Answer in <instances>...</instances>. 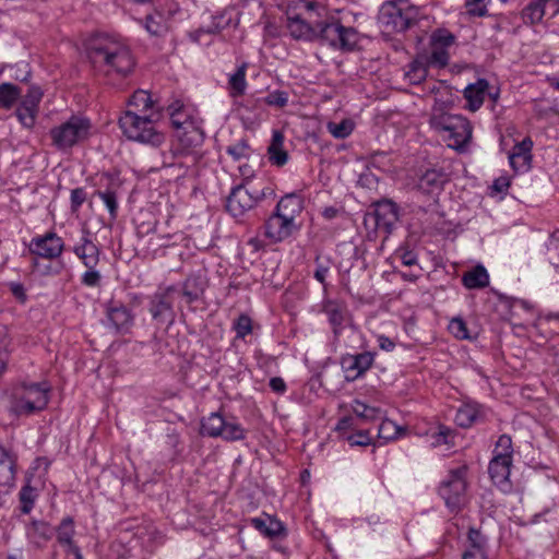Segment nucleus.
I'll list each match as a JSON object with an SVG mask.
<instances>
[{
    "mask_svg": "<svg viewBox=\"0 0 559 559\" xmlns=\"http://www.w3.org/2000/svg\"><path fill=\"white\" fill-rule=\"evenodd\" d=\"M269 384L272 391L280 394H283L287 389L285 381L281 377L271 378Z\"/></svg>",
    "mask_w": 559,
    "mask_h": 559,
    "instance_id": "63",
    "label": "nucleus"
},
{
    "mask_svg": "<svg viewBox=\"0 0 559 559\" xmlns=\"http://www.w3.org/2000/svg\"><path fill=\"white\" fill-rule=\"evenodd\" d=\"M264 103L267 104L269 106H275L278 108H283L288 103V94L284 91H278V90L270 92L264 97Z\"/></svg>",
    "mask_w": 559,
    "mask_h": 559,
    "instance_id": "55",
    "label": "nucleus"
},
{
    "mask_svg": "<svg viewBox=\"0 0 559 559\" xmlns=\"http://www.w3.org/2000/svg\"><path fill=\"white\" fill-rule=\"evenodd\" d=\"M86 191L84 188L79 187L71 191L70 206L72 212H78L86 200Z\"/></svg>",
    "mask_w": 559,
    "mask_h": 559,
    "instance_id": "58",
    "label": "nucleus"
},
{
    "mask_svg": "<svg viewBox=\"0 0 559 559\" xmlns=\"http://www.w3.org/2000/svg\"><path fill=\"white\" fill-rule=\"evenodd\" d=\"M328 14L324 3L316 0H299L295 9L286 13V28L297 40L316 41L319 20Z\"/></svg>",
    "mask_w": 559,
    "mask_h": 559,
    "instance_id": "3",
    "label": "nucleus"
},
{
    "mask_svg": "<svg viewBox=\"0 0 559 559\" xmlns=\"http://www.w3.org/2000/svg\"><path fill=\"white\" fill-rule=\"evenodd\" d=\"M329 132L336 139H345L349 136L354 130V124L350 120H342L338 123L329 122Z\"/></svg>",
    "mask_w": 559,
    "mask_h": 559,
    "instance_id": "50",
    "label": "nucleus"
},
{
    "mask_svg": "<svg viewBox=\"0 0 559 559\" xmlns=\"http://www.w3.org/2000/svg\"><path fill=\"white\" fill-rule=\"evenodd\" d=\"M264 228L265 236L272 241L278 242L288 238L297 229V224L289 222V219L284 218L274 211L266 219Z\"/></svg>",
    "mask_w": 559,
    "mask_h": 559,
    "instance_id": "20",
    "label": "nucleus"
},
{
    "mask_svg": "<svg viewBox=\"0 0 559 559\" xmlns=\"http://www.w3.org/2000/svg\"><path fill=\"white\" fill-rule=\"evenodd\" d=\"M467 13L473 16H485L488 14L487 4L485 0H467L466 1Z\"/></svg>",
    "mask_w": 559,
    "mask_h": 559,
    "instance_id": "57",
    "label": "nucleus"
},
{
    "mask_svg": "<svg viewBox=\"0 0 559 559\" xmlns=\"http://www.w3.org/2000/svg\"><path fill=\"white\" fill-rule=\"evenodd\" d=\"M431 64L427 55H418L408 66L406 76L412 84H420L428 75V69Z\"/></svg>",
    "mask_w": 559,
    "mask_h": 559,
    "instance_id": "33",
    "label": "nucleus"
},
{
    "mask_svg": "<svg viewBox=\"0 0 559 559\" xmlns=\"http://www.w3.org/2000/svg\"><path fill=\"white\" fill-rule=\"evenodd\" d=\"M159 116V111L140 114L133 110H126L120 116L118 123L122 134L129 141L157 147L165 141L164 133L158 131L156 127Z\"/></svg>",
    "mask_w": 559,
    "mask_h": 559,
    "instance_id": "4",
    "label": "nucleus"
},
{
    "mask_svg": "<svg viewBox=\"0 0 559 559\" xmlns=\"http://www.w3.org/2000/svg\"><path fill=\"white\" fill-rule=\"evenodd\" d=\"M167 112L174 128L182 129L180 141L187 146H198L203 142V132L194 126L189 109L180 99L173 100L167 106Z\"/></svg>",
    "mask_w": 559,
    "mask_h": 559,
    "instance_id": "11",
    "label": "nucleus"
},
{
    "mask_svg": "<svg viewBox=\"0 0 559 559\" xmlns=\"http://www.w3.org/2000/svg\"><path fill=\"white\" fill-rule=\"evenodd\" d=\"M35 490L27 484L20 491V511L23 514H28L34 508Z\"/></svg>",
    "mask_w": 559,
    "mask_h": 559,
    "instance_id": "47",
    "label": "nucleus"
},
{
    "mask_svg": "<svg viewBox=\"0 0 559 559\" xmlns=\"http://www.w3.org/2000/svg\"><path fill=\"white\" fill-rule=\"evenodd\" d=\"M233 9H227L214 15L211 25L206 27H200L190 34L191 39L195 43H201V37L203 34H217L224 28L228 27L233 22Z\"/></svg>",
    "mask_w": 559,
    "mask_h": 559,
    "instance_id": "23",
    "label": "nucleus"
},
{
    "mask_svg": "<svg viewBox=\"0 0 559 559\" xmlns=\"http://www.w3.org/2000/svg\"><path fill=\"white\" fill-rule=\"evenodd\" d=\"M510 187V180L508 177L501 176L495 179L492 183V189L499 193H502L508 190Z\"/></svg>",
    "mask_w": 559,
    "mask_h": 559,
    "instance_id": "64",
    "label": "nucleus"
},
{
    "mask_svg": "<svg viewBox=\"0 0 559 559\" xmlns=\"http://www.w3.org/2000/svg\"><path fill=\"white\" fill-rule=\"evenodd\" d=\"M95 194L104 202L109 212L110 217L115 219L118 214V201L116 192L110 189H107L105 191L98 190L95 192Z\"/></svg>",
    "mask_w": 559,
    "mask_h": 559,
    "instance_id": "48",
    "label": "nucleus"
},
{
    "mask_svg": "<svg viewBox=\"0 0 559 559\" xmlns=\"http://www.w3.org/2000/svg\"><path fill=\"white\" fill-rule=\"evenodd\" d=\"M128 105L134 107V109L132 110L138 111L140 114L159 111L158 109L155 110V104L152 99L151 94L144 90H139L134 92L133 95L130 97Z\"/></svg>",
    "mask_w": 559,
    "mask_h": 559,
    "instance_id": "35",
    "label": "nucleus"
},
{
    "mask_svg": "<svg viewBox=\"0 0 559 559\" xmlns=\"http://www.w3.org/2000/svg\"><path fill=\"white\" fill-rule=\"evenodd\" d=\"M302 209V200L297 194L292 193L283 197L278 201L275 212L281 214L284 218L289 219V222L296 223V218L300 215Z\"/></svg>",
    "mask_w": 559,
    "mask_h": 559,
    "instance_id": "27",
    "label": "nucleus"
},
{
    "mask_svg": "<svg viewBox=\"0 0 559 559\" xmlns=\"http://www.w3.org/2000/svg\"><path fill=\"white\" fill-rule=\"evenodd\" d=\"M376 353L362 352L359 354H344L340 364L347 382L361 378L373 365Z\"/></svg>",
    "mask_w": 559,
    "mask_h": 559,
    "instance_id": "13",
    "label": "nucleus"
},
{
    "mask_svg": "<svg viewBox=\"0 0 559 559\" xmlns=\"http://www.w3.org/2000/svg\"><path fill=\"white\" fill-rule=\"evenodd\" d=\"M16 464L12 453L0 447V486H10L15 478Z\"/></svg>",
    "mask_w": 559,
    "mask_h": 559,
    "instance_id": "31",
    "label": "nucleus"
},
{
    "mask_svg": "<svg viewBox=\"0 0 559 559\" xmlns=\"http://www.w3.org/2000/svg\"><path fill=\"white\" fill-rule=\"evenodd\" d=\"M317 40L336 49L353 50L358 43V33L354 27L343 26L340 22L330 19L328 13L319 20Z\"/></svg>",
    "mask_w": 559,
    "mask_h": 559,
    "instance_id": "7",
    "label": "nucleus"
},
{
    "mask_svg": "<svg viewBox=\"0 0 559 559\" xmlns=\"http://www.w3.org/2000/svg\"><path fill=\"white\" fill-rule=\"evenodd\" d=\"M428 122L450 148L460 153L467 151L473 136V126L466 117L453 114L445 102L435 99Z\"/></svg>",
    "mask_w": 559,
    "mask_h": 559,
    "instance_id": "2",
    "label": "nucleus"
},
{
    "mask_svg": "<svg viewBox=\"0 0 559 559\" xmlns=\"http://www.w3.org/2000/svg\"><path fill=\"white\" fill-rule=\"evenodd\" d=\"M419 20V10L406 0L384 2L379 11L378 22L383 32L402 33Z\"/></svg>",
    "mask_w": 559,
    "mask_h": 559,
    "instance_id": "5",
    "label": "nucleus"
},
{
    "mask_svg": "<svg viewBox=\"0 0 559 559\" xmlns=\"http://www.w3.org/2000/svg\"><path fill=\"white\" fill-rule=\"evenodd\" d=\"M206 286V278L203 274H190L182 283V296L188 304H192L202 297Z\"/></svg>",
    "mask_w": 559,
    "mask_h": 559,
    "instance_id": "24",
    "label": "nucleus"
},
{
    "mask_svg": "<svg viewBox=\"0 0 559 559\" xmlns=\"http://www.w3.org/2000/svg\"><path fill=\"white\" fill-rule=\"evenodd\" d=\"M8 287L11 292V294L14 296V298L20 302V304H25L26 300H27V295H26V289L25 287L23 286V284L19 283V282H10L8 284Z\"/></svg>",
    "mask_w": 559,
    "mask_h": 559,
    "instance_id": "61",
    "label": "nucleus"
},
{
    "mask_svg": "<svg viewBox=\"0 0 559 559\" xmlns=\"http://www.w3.org/2000/svg\"><path fill=\"white\" fill-rule=\"evenodd\" d=\"M86 52L95 72L108 78H124L135 66L130 48L109 35L94 37Z\"/></svg>",
    "mask_w": 559,
    "mask_h": 559,
    "instance_id": "1",
    "label": "nucleus"
},
{
    "mask_svg": "<svg viewBox=\"0 0 559 559\" xmlns=\"http://www.w3.org/2000/svg\"><path fill=\"white\" fill-rule=\"evenodd\" d=\"M247 429L233 416L226 417L222 435L218 438L227 442L242 441L247 438Z\"/></svg>",
    "mask_w": 559,
    "mask_h": 559,
    "instance_id": "34",
    "label": "nucleus"
},
{
    "mask_svg": "<svg viewBox=\"0 0 559 559\" xmlns=\"http://www.w3.org/2000/svg\"><path fill=\"white\" fill-rule=\"evenodd\" d=\"M106 317L111 326L120 333H127L133 325L134 316L123 304L110 300L106 306Z\"/></svg>",
    "mask_w": 559,
    "mask_h": 559,
    "instance_id": "18",
    "label": "nucleus"
},
{
    "mask_svg": "<svg viewBox=\"0 0 559 559\" xmlns=\"http://www.w3.org/2000/svg\"><path fill=\"white\" fill-rule=\"evenodd\" d=\"M343 438L349 443L350 447H366L371 443V437L368 430H359L354 433L342 435Z\"/></svg>",
    "mask_w": 559,
    "mask_h": 559,
    "instance_id": "54",
    "label": "nucleus"
},
{
    "mask_svg": "<svg viewBox=\"0 0 559 559\" xmlns=\"http://www.w3.org/2000/svg\"><path fill=\"white\" fill-rule=\"evenodd\" d=\"M547 251L549 254L550 263L559 269V229L555 230L547 243Z\"/></svg>",
    "mask_w": 559,
    "mask_h": 559,
    "instance_id": "52",
    "label": "nucleus"
},
{
    "mask_svg": "<svg viewBox=\"0 0 559 559\" xmlns=\"http://www.w3.org/2000/svg\"><path fill=\"white\" fill-rule=\"evenodd\" d=\"M283 145V133L278 130H274L271 143L267 147L269 159L273 165L284 166L288 162V154L284 150Z\"/></svg>",
    "mask_w": 559,
    "mask_h": 559,
    "instance_id": "30",
    "label": "nucleus"
},
{
    "mask_svg": "<svg viewBox=\"0 0 559 559\" xmlns=\"http://www.w3.org/2000/svg\"><path fill=\"white\" fill-rule=\"evenodd\" d=\"M396 255L400 258L401 262L406 266H412L417 264V254L407 248H400L396 251Z\"/></svg>",
    "mask_w": 559,
    "mask_h": 559,
    "instance_id": "60",
    "label": "nucleus"
},
{
    "mask_svg": "<svg viewBox=\"0 0 559 559\" xmlns=\"http://www.w3.org/2000/svg\"><path fill=\"white\" fill-rule=\"evenodd\" d=\"M226 153L230 155L235 160L247 158L250 154V146L247 140H239L233 145L226 147Z\"/></svg>",
    "mask_w": 559,
    "mask_h": 559,
    "instance_id": "53",
    "label": "nucleus"
},
{
    "mask_svg": "<svg viewBox=\"0 0 559 559\" xmlns=\"http://www.w3.org/2000/svg\"><path fill=\"white\" fill-rule=\"evenodd\" d=\"M63 249V241L53 233H48L41 238H37V273L48 274L51 266L43 264L39 259L53 260L58 259Z\"/></svg>",
    "mask_w": 559,
    "mask_h": 559,
    "instance_id": "14",
    "label": "nucleus"
},
{
    "mask_svg": "<svg viewBox=\"0 0 559 559\" xmlns=\"http://www.w3.org/2000/svg\"><path fill=\"white\" fill-rule=\"evenodd\" d=\"M430 55H427L429 63L433 67L445 68L450 61V55L447 48L430 46Z\"/></svg>",
    "mask_w": 559,
    "mask_h": 559,
    "instance_id": "45",
    "label": "nucleus"
},
{
    "mask_svg": "<svg viewBox=\"0 0 559 559\" xmlns=\"http://www.w3.org/2000/svg\"><path fill=\"white\" fill-rule=\"evenodd\" d=\"M50 385L46 382L37 383V411L44 408L49 402Z\"/></svg>",
    "mask_w": 559,
    "mask_h": 559,
    "instance_id": "59",
    "label": "nucleus"
},
{
    "mask_svg": "<svg viewBox=\"0 0 559 559\" xmlns=\"http://www.w3.org/2000/svg\"><path fill=\"white\" fill-rule=\"evenodd\" d=\"M493 455H501L506 456L508 460H512L513 457V447H512V439L508 435H501L497 442L493 450Z\"/></svg>",
    "mask_w": 559,
    "mask_h": 559,
    "instance_id": "51",
    "label": "nucleus"
},
{
    "mask_svg": "<svg viewBox=\"0 0 559 559\" xmlns=\"http://www.w3.org/2000/svg\"><path fill=\"white\" fill-rule=\"evenodd\" d=\"M455 43V36L444 28H438L430 36V46H439L449 49Z\"/></svg>",
    "mask_w": 559,
    "mask_h": 559,
    "instance_id": "46",
    "label": "nucleus"
},
{
    "mask_svg": "<svg viewBox=\"0 0 559 559\" xmlns=\"http://www.w3.org/2000/svg\"><path fill=\"white\" fill-rule=\"evenodd\" d=\"M488 537L476 527H469L467 532V547L464 551L487 555Z\"/></svg>",
    "mask_w": 559,
    "mask_h": 559,
    "instance_id": "36",
    "label": "nucleus"
},
{
    "mask_svg": "<svg viewBox=\"0 0 559 559\" xmlns=\"http://www.w3.org/2000/svg\"><path fill=\"white\" fill-rule=\"evenodd\" d=\"M546 13L545 4L533 0L522 10V20L525 24L534 25L542 22Z\"/></svg>",
    "mask_w": 559,
    "mask_h": 559,
    "instance_id": "38",
    "label": "nucleus"
},
{
    "mask_svg": "<svg viewBox=\"0 0 559 559\" xmlns=\"http://www.w3.org/2000/svg\"><path fill=\"white\" fill-rule=\"evenodd\" d=\"M405 429L391 419H383L378 428V438L384 442L393 441L404 435Z\"/></svg>",
    "mask_w": 559,
    "mask_h": 559,
    "instance_id": "39",
    "label": "nucleus"
},
{
    "mask_svg": "<svg viewBox=\"0 0 559 559\" xmlns=\"http://www.w3.org/2000/svg\"><path fill=\"white\" fill-rule=\"evenodd\" d=\"M246 70L247 64L242 63L235 73H233L228 80V85L230 88V94L233 96H239L242 95L247 87L246 82Z\"/></svg>",
    "mask_w": 559,
    "mask_h": 559,
    "instance_id": "41",
    "label": "nucleus"
},
{
    "mask_svg": "<svg viewBox=\"0 0 559 559\" xmlns=\"http://www.w3.org/2000/svg\"><path fill=\"white\" fill-rule=\"evenodd\" d=\"M489 83L485 79H478L475 83L468 84L464 90V98L467 102L466 108L471 111L478 110L485 100Z\"/></svg>",
    "mask_w": 559,
    "mask_h": 559,
    "instance_id": "25",
    "label": "nucleus"
},
{
    "mask_svg": "<svg viewBox=\"0 0 559 559\" xmlns=\"http://www.w3.org/2000/svg\"><path fill=\"white\" fill-rule=\"evenodd\" d=\"M448 181L449 176L442 168H430L419 177L418 189L427 194L436 193Z\"/></svg>",
    "mask_w": 559,
    "mask_h": 559,
    "instance_id": "22",
    "label": "nucleus"
},
{
    "mask_svg": "<svg viewBox=\"0 0 559 559\" xmlns=\"http://www.w3.org/2000/svg\"><path fill=\"white\" fill-rule=\"evenodd\" d=\"M271 193L270 188L258 189L252 186V181L246 179L231 189L226 200V209L234 217L242 216Z\"/></svg>",
    "mask_w": 559,
    "mask_h": 559,
    "instance_id": "8",
    "label": "nucleus"
},
{
    "mask_svg": "<svg viewBox=\"0 0 559 559\" xmlns=\"http://www.w3.org/2000/svg\"><path fill=\"white\" fill-rule=\"evenodd\" d=\"M449 331L459 340H466L469 337L466 323L461 318H454L450 321Z\"/></svg>",
    "mask_w": 559,
    "mask_h": 559,
    "instance_id": "56",
    "label": "nucleus"
},
{
    "mask_svg": "<svg viewBox=\"0 0 559 559\" xmlns=\"http://www.w3.org/2000/svg\"><path fill=\"white\" fill-rule=\"evenodd\" d=\"M175 292L174 286L156 290L148 301V312L152 319L157 323H173L175 320L174 299L171 294Z\"/></svg>",
    "mask_w": 559,
    "mask_h": 559,
    "instance_id": "12",
    "label": "nucleus"
},
{
    "mask_svg": "<svg viewBox=\"0 0 559 559\" xmlns=\"http://www.w3.org/2000/svg\"><path fill=\"white\" fill-rule=\"evenodd\" d=\"M226 417L219 412L211 413L201 420L200 433L210 438H218L222 435Z\"/></svg>",
    "mask_w": 559,
    "mask_h": 559,
    "instance_id": "32",
    "label": "nucleus"
},
{
    "mask_svg": "<svg viewBox=\"0 0 559 559\" xmlns=\"http://www.w3.org/2000/svg\"><path fill=\"white\" fill-rule=\"evenodd\" d=\"M73 252L87 269L81 276V284L92 288L99 287L102 284V274L96 267L99 263L100 250L90 238L87 230L83 231V237L81 241L73 247Z\"/></svg>",
    "mask_w": 559,
    "mask_h": 559,
    "instance_id": "9",
    "label": "nucleus"
},
{
    "mask_svg": "<svg viewBox=\"0 0 559 559\" xmlns=\"http://www.w3.org/2000/svg\"><path fill=\"white\" fill-rule=\"evenodd\" d=\"M353 413L360 419L371 421L381 418L382 409L374 406H369L361 401L355 400L352 404Z\"/></svg>",
    "mask_w": 559,
    "mask_h": 559,
    "instance_id": "40",
    "label": "nucleus"
},
{
    "mask_svg": "<svg viewBox=\"0 0 559 559\" xmlns=\"http://www.w3.org/2000/svg\"><path fill=\"white\" fill-rule=\"evenodd\" d=\"M250 524L264 536L273 538L281 535H286L284 524L275 518L267 516V519L252 518Z\"/></svg>",
    "mask_w": 559,
    "mask_h": 559,
    "instance_id": "28",
    "label": "nucleus"
},
{
    "mask_svg": "<svg viewBox=\"0 0 559 559\" xmlns=\"http://www.w3.org/2000/svg\"><path fill=\"white\" fill-rule=\"evenodd\" d=\"M467 472L468 466L462 464L451 468L447 477L440 483L439 495L444 500L447 508L459 513L467 504Z\"/></svg>",
    "mask_w": 559,
    "mask_h": 559,
    "instance_id": "6",
    "label": "nucleus"
},
{
    "mask_svg": "<svg viewBox=\"0 0 559 559\" xmlns=\"http://www.w3.org/2000/svg\"><path fill=\"white\" fill-rule=\"evenodd\" d=\"M20 96L19 88L12 83L0 84V108H11Z\"/></svg>",
    "mask_w": 559,
    "mask_h": 559,
    "instance_id": "43",
    "label": "nucleus"
},
{
    "mask_svg": "<svg viewBox=\"0 0 559 559\" xmlns=\"http://www.w3.org/2000/svg\"><path fill=\"white\" fill-rule=\"evenodd\" d=\"M146 32L152 36H162L166 32V24L160 14L147 15L141 21Z\"/></svg>",
    "mask_w": 559,
    "mask_h": 559,
    "instance_id": "44",
    "label": "nucleus"
},
{
    "mask_svg": "<svg viewBox=\"0 0 559 559\" xmlns=\"http://www.w3.org/2000/svg\"><path fill=\"white\" fill-rule=\"evenodd\" d=\"M323 312L328 317L334 341L340 340L346 328H354L352 316L346 306L335 300H328L323 304Z\"/></svg>",
    "mask_w": 559,
    "mask_h": 559,
    "instance_id": "15",
    "label": "nucleus"
},
{
    "mask_svg": "<svg viewBox=\"0 0 559 559\" xmlns=\"http://www.w3.org/2000/svg\"><path fill=\"white\" fill-rule=\"evenodd\" d=\"M316 264H317V267H316V271H314V278L320 282L321 284L325 285V278H326V275L329 274V271H330V265L329 263L324 264L320 261V258L317 257L316 258Z\"/></svg>",
    "mask_w": 559,
    "mask_h": 559,
    "instance_id": "62",
    "label": "nucleus"
},
{
    "mask_svg": "<svg viewBox=\"0 0 559 559\" xmlns=\"http://www.w3.org/2000/svg\"><path fill=\"white\" fill-rule=\"evenodd\" d=\"M19 121L27 128L35 126V100L26 99L16 109L15 112Z\"/></svg>",
    "mask_w": 559,
    "mask_h": 559,
    "instance_id": "42",
    "label": "nucleus"
},
{
    "mask_svg": "<svg viewBox=\"0 0 559 559\" xmlns=\"http://www.w3.org/2000/svg\"><path fill=\"white\" fill-rule=\"evenodd\" d=\"M483 406L476 402L464 403L455 414V423L462 428H469L483 419Z\"/></svg>",
    "mask_w": 559,
    "mask_h": 559,
    "instance_id": "26",
    "label": "nucleus"
},
{
    "mask_svg": "<svg viewBox=\"0 0 559 559\" xmlns=\"http://www.w3.org/2000/svg\"><path fill=\"white\" fill-rule=\"evenodd\" d=\"M532 148L533 141L531 138H525L513 146L512 152L509 155V162L516 173H524L530 169L532 162Z\"/></svg>",
    "mask_w": 559,
    "mask_h": 559,
    "instance_id": "21",
    "label": "nucleus"
},
{
    "mask_svg": "<svg viewBox=\"0 0 559 559\" xmlns=\"http://www.w3.org/2000/svg\"><path fill=\"white\" fill-rule=\"evenodd\" d=\"M373 218L376 229L390 234L399 219V209L390 200L377 202Z\"/></svg>",
    "mask_w": 559,
    "mask_h": 559,
    "instance_id": "19",
    "label": "nucleus"
},
{
    "mask_svg": "<svg viewBox=\"0 0 559 559\" xmlns=\"http://www.w3.org/2000/svg\"><path fill=\"white\" fill-rule=\"evenodd\" d=\"M35 392V384H19L12 388L10 393L11 405L10 411L20 415H29L34 412L35 405L32 395Z\"/></svg>",
    "mask_w": 559,
    "mask_h": 559,
    "instance_id": "17",
    "label": "nucleus"
},
{
    "mask_svg": "<svg viewBox=\"0 0 559 559\" xmlns=\"http://www.w3.org/2000/svg\"><path fill=\"white\" fill-rule=\"evenodd\" d=\"M462 283L467 289L485 288L489 285V274L484 265L478 264L463 274Z\"/></svg>",
    "mask_w": 559,
    "mask_h": 559,
    "instance_id": "29",
    "label": "nucleus"
},
{
    "mask_svg": "<svg viewBox=\"0 0 559 559\" xmlns=\"http://www.w3.org/2000/svg\"><path fill=\"white\" fill-rule=\"evenodd\" d=\"M75 534L74 523L71 518H64L57 530V539L59 544L66 549L75 545L73 537Z\"/></svg>",
    "mask_w": 559,
    "mask_h": 559,
    "instance_id": "37",
    "label": "nucleus"
},
{
    "mask_svg": "<svg viewBox=\"0 0 559 559\" xmlns=\"http://www.w3.org/2000/svg\"><path fill=\"white\" fill-rule=\"evenodd\" d=\"M233 329L236 332V337L245 340L246 336L252 333V320L246 314L241 313L233 324Z\"/></svg>",
    "mask_w": 559,
    "mask_h": 559,
    "instance_id": "49",
    "label": "nucleus"
},
{
    "mask_svg": "<svg viewBox=\"0 0 559 559\" xmlns=\"http://www.w3.org/2000/svg\"><path fill=\"white\" fill-rule=\"evenodd\" d=\"M512 461L506 456L493 455L488 465L490 479L502 492L512 490V483L510 481Z\"/></svg>",
    "mask_w": 559,
    "mask_h": 559,
    "instance_id": "16",
    "label": "nucleus"
},
{
    "mask_svg": "<svg viewBox=\"0 0 559 559\" xmlns=\"http://www.w3.org/2000/svg\"><path fill=\"white\" fill-rule=\"evenodd\" d=\"M87 118L72 116L68 121L50 130L53 145L59 150H67L87 139L91 130Z\"/></svg>",
    "mask_w": 559,
    "mask_h": 559,
    "instance_id": "10",
    "label": "nucleus"
}]
</instances>
